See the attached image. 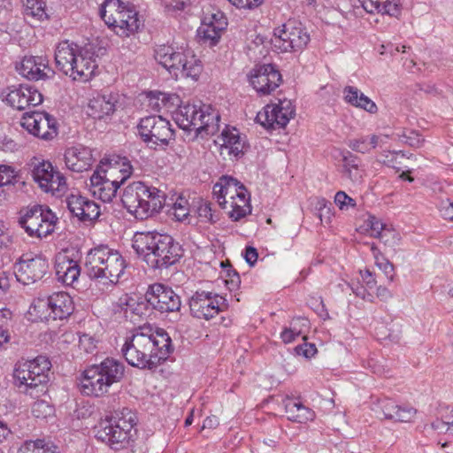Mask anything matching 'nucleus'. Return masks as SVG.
Returning a JSON list of instances; mask_svg holds the SVG:
<instances>
[{
	"label": "nucleus",
	"mask_w": 453,
	"mask_h": 453,
	"mask_svg": "<svg viewBox=\"0 0 453 453\" xmlns=\"http://www.w3.org/2000/svg\"><path fill=\"white\" fill-rule=\"evenodd\" d=\"M173 350L172 340L164 329L152 332L150 327H141L126 338L120 352L130 365L153 369L165 361Z\"/></svg>",
	"instance_id": "1"
},
{
	"label": "nucleus",
	"mask_w": 453,
	"mask_h": 453,
	"mask_svg": "<svg viewBox=\"0 0 453 453\" xmlns=\"http://www.w3.org/2000/svg\"><path fill=\"white\" fill-rule=\"evenodd\" d=\"M133 248L152 269L167 268L182 256L180 246L171 235L156 232L136 233Z\"/></svg>",
	"instance_id": "2"
},
{
	"label": "nucleus",
	"mask_w": 453,
	"mask_h": 453,
	"mask_svg": "<svg viewBox=\"0 0 453 453\" xmlns=\"http://www.w3.org/2000/svg\"><path fill=\"white\" fill-rule=\"evenodd\" d=\"M136 416L123 409L111 418L101 419L93 428L95 437L113 450L127 449L134 441Z\"/></svg>",
	"instance_id": "3"
},
{
	"label": "nucleus",
	"mask_w": 453,
	"mask_h": 453,
	"mask_svg": "<svg viewBox=\"0 0 453 453\" xmlns=\"http://www.w3.org/2000/svg\"><path fill=\"white\" fill-rule=\"evenodd\" d=\"M84 266L90 279L114 285L123 274L126 263L118 250L99 245L87 253Z\"/></svg>",
	"instance_id": "4"
},
{
	"label": "nucleus",
	"mask_w": 453,
	"mask_h": 453,
	"mask_svg": "<svg viewBox=\"0 0 453 453\" xmlns=\"http://www.w3.org/2000/svg\"><path fill=\"white\" fill-rule=\"evenodd\" d=\"M176 124L184 130H195L214 135L219 130L220 116L211 104L199 103L179 105L174 112Z\"/></svg>",
	"instance_id": "5"
},
{
	"label": "nucleus",
	"mask_w": 453,
	"mask_h": 453,
	"mask_svg": "<svg viewBox=\"0 0 453 453\" xmlns=\"http://www.w3.org/2000/svg\"><path fill=\"white\" fill-rule=\"evenodd\" d=\"M124 371L122 363L113 358H106L99 365L85 370L81 381V390L87 395H104L112 384L122 379Z\"/></svg>",
	"instance_id": "6"
},
{
	"label": "nucleus",
	"mask_w": 453,
	"mask_h": 453,
	"mask_svg": "<svg viewBox=\"0 0 453 453\" xmlns=\"http://www.w3.org/2000/svg\"><path fill=\"white\" fill-rule=\"evenodd\" d=\"M155 58L176 77L180 75L196 80L202 72L201 61L188 47L160 45L155 50Z\"/></svg>",
	"instance_id": "7"
},
{
	"label": "nucleus",
	"mask_w": 453,
	"mask_h": 453,
	"mask_svg": "<svg viewBox=\"0 0 453 453\" xmlns=\"http://www.w3.org/2000/svg\"><path fill=\"white\" fill-rule=\"evenodd\" d=\"M50 367L51 363L47 357L38 356L35 359L18 364L13 376L18 386H24L26 392H28L47 384Z\"/></svg>",
	"instance_id": "8"
},
{
	"label": "nucleus",
	"mask_w": 453,
	"mask_h": 453,
	"mask_svg": "<svg viewBox=\"0 0 453 453\" xmlns=\"http://www.w3.org/2000/svg\"><path fill=\"white\" fill-rule=\"evenodd\" d=\"M20 213L19 224L30 237L42 239L54 232L58 218L48 207L35 205Z\"/></svg>",
	"instance_id": "9"
},
{
	"label": "nucleus",
	"mask_w": 453,
	"mask_h": 453,
	"mask_svg": "<svg viewBox=\"0 0 453 453\" xmlns=\"http://www.w3.org/2000/svg\"><path fill=\"white\" fill-rule=\"evenodd\" d=\"M310 40V35L302 24L288 21L274 28L271 43L279 52H295L303 50Z\"/></svg>",
	"instance_id": "10"
},
{
	"label": "nucleus",
	"mask_w": 453,
	"mask_h": 453,
	"mask_svg": "<svg viewBox=\"0 0 453 453\" xmlns=\"http://www.w3.org/2000/svg\"><path fill=\"white\" fill-rule=\"evenodd\" d=\"M137 128L142 141L150 148L167 145L174 136L170 122L161 116L142 118Z\"/></svg>",
	"instance_id": "11"
},
{
	"label": "nucleus",
	"mask_w": 453,
	"mask_h": 453,
	"mask_svg": "<svg viewBox=\"0 0 453 453\" xmlns=\"http://www.w3.org/2000/svg\"><path fill=\"white\" fill-rule=\"evenodd\" d=\"M33 308L41 318L64 319L73 313L74 305L67 293L56 292L48 296L38 297Z\"/></svg>",
	"instance_id": "12"
},
{
	"label": "nucleus",
	"mask_w": 453,
	"mask_h": 453,
	"mask_svg": "<svg viewBox=\"0 0 453 453\" xmlns=\"http://www.w3.org/2000/svg\"><path fill=\"white\" fill-rule=\"evenodd\" d=\"M295 116V107L290 100H278L270 104L257 114L256 120L266 129H280L285 127Z\"/></svg>",
	"instance_id": "13"
},
{
	"label": "nucleus",
	"mask_w": 453,
	"mask_h": 453,
	"mask_svg": "<svg viewBox=\"0 0 453 453\" xmlns=\"http://www.w3.org/2000/svg\"><path fill=\"white\" fill-rule=\"evenodd\" d=\"M48 269L49 262L42 255L24 254L15 264L14 274L18 281L29 285L42 280Z\"/></svg>",
	"instance_id": "14"
},
{
	"label": "nucleus",
	"mask_w": 453,
	"mask_h": 453,
	"mask_svg": "<svg viewBox=\"0 0 453 453\" xmlns=\"http://www.w3.org/2000/svg\"><path fill=\"white\" fill-rule=\"evenodd\" d=\"M32 176L44 192L52 196H61L67 190L65 176L55 171L51 163L48 161L36 165L32 171Z\"/></svg>",
	"instance_id": "15"
},
{
	"label": "nucleus",
	"mask_w": 453,
	"mask_h": 453,
	"mask_svg": "<svg viewBox=\"0 0 453 453\" xmlns=\"http://www.w3.org/2000/svg\"><path fill=\"white\" fill-rule=\"evenodd\" d=\"M189 307L192 315L209 320L226 309V299L217 294L196 291L190 298Z\"/></svg>",
	"instance_id": "16"
},
{
	"label": "nucleus",
	"mask_w": 453,
	"mask_h": 453,
	"mask_svg": "<svg viewBox=\"0 0 453 453\" xmlns=\"http://www.w3.org/2000/svg\"><path fill=\"white\" fill-rule=\"evenodd\" d=\"M125 4L120 0H105L100 10L101 18L114 32L124 37H128L137 32V24L134 20L125 21L120 19V14Z\"/></svg>",
	"instance_id": "17"
},
{
	"label": "nucleus",
	"mask_w": 453,
	"mask_h": 453,
	"mask_svg": "<svg viewBox=\"0 0 453 453\" xmlns=\"http://www.w3.org/2000/svg\"><path fill=\"white\" fill-rule=\"evenodd\" d=\"M248 79L260 96L270 95L282 82L279 70L271 64L255 66L248 74Z\"/></svg>",
	"instance_id": "18"
},
{
	"label": "nucleus",
	"mask_w": 453,
	"mask_h": 453,
	"mask_svg": "<svg viewBox=\"0 0 453 453\" xmlns=\"http://www.w3.org/2000/svg\"><path fill=\"white\" fill-rule=\"evenodd\" d=\"M147 303L160 312H173L179 311L181 305L180 296L169 287L155 283L150 285L146 293Z\"/></svg>",
	"instance_id": "19"
},
{
	"label": "nucleus",
	"mask_w": 453,
	"mask_h": 453,
	"mask_svg": "<svg viewBox=\"0 0 453 453\" xmlns=\"http://www.w3.org/2000/svg\"><path fill=\"white\" fill-rule=\"evenodd\" d=\"M121 185L119 178H111L103 166H98L90 177V191L104 203L111 202Z\"/></svg>",
	"instance_id": "20"
},
{
	"label": "nucleus",
	"mask_w": 453,
	"mask_h": 453,
	"mask_svg": "<svg viewBox=\"0 0 453 453\" xmlns=\"http://www.w3.org/2000/svg\"><path fill=\"white\" fill-rule=\"evenodd\" d=\"M4 100L12 108L22 111L30 105H39L42 102V96L31 87L20 85L8 88Z\"/></svg>",
	"instance_id": "21"
},
{
	"label": "nucleus",
	"mask_w": 453,
	"mask_h": 453,
	"mask_svg": "<svg viewBox=\"0 0 453 453\" xmlns=\"http://www.w3.org/2000/svg\"><path fill=\"white\" fill-rule=\"evenodd\" d=\"M19 73L31 81H39L49 78L54 74L44 57L26 56L17 66Z\"/></svg>",
	"instance_id": "22"
},
{
	"label": "nucleus",
	"mask_w": 453,
	"mask_h": 453,
	"mask_svg": "<svg viewBox=\"0 0 453 453\" xmlns=\"http://www.w3.org/2000/svg\"><path fill=\"white\" fill-rule=\"evenodd\" d=\"M145 183L134 181L128 184L123 191L121 202L127 211L138 219H145L142 210V196L145 194Z\"/></svg>",
	"instance_id": "23"
},
{
	"label": "nucleus",
	"mask_w": 453,
	"mask_h": 453,
	"mask_svg": "<svg viewBox=\"0 0 453 453\" xmlns=\"http://www.w3.org/2000/svg\"><path fill=\"white\" fill-rule=\"evenodd\" d=\"M242 189L245 191L246 188L238 180L230 176H222L213 186V196L219 206L227 209L229 201L238 196Z\"/></svg>",
	"instance_id": "24"
},
{
	"label": "nucleus",
	"mask_w": 453,
	"mask_h": 453,
	"mask_svg": "<svg viewBox=\"0 0 453 453\" xmlns=\"http://www.w3.org/2000/svg\"><path fill=\"white\" fill-rule=\"evenodd\" d=\"M64 160L65 166L75 173L88 171L93 164L90 149L81 144L66 149Z\"/></svg>",
	"instance_id": "25"
},
{
	"label": "nucleus",
	"mask_w": 453,
	"mask_h": 453,
	"mask_svg": "<svg viewBox=\"0 0 453 453\" xmlns=\"http://www.w3.org/2000/svg\"><path fill=\"white\" fill-rule=\"evenodd\" d=\"M221 155L238 158L243 155L244 142L236 128L226 127L218 137Z\"/></svg>",
	"instance_id": "26"
},
{
	"label": "nucleus",
	"mask_w": 453,
	"mask_h": 453,
	"mask_svg": "<svg viewBox=\"0 0 453 453\" xmlns=\"http://www.w3.org/2000/svg\"><path fill=\"white\" fill-rule=\"evenodd\" d=\"M379 407L386 419L397 422H412L417 415V410L411 406H400L390 399L379 402Z\"/></svg>",
	"instance_id": "27"
},
{
	"label": "nucleus",
	"mask_w": 453,
	"mask_h": 453,
	"mask_svg": "<svg viewBox=\"0 0 453 453\" xmlns=\"http://www.w3.org/2000/svg\"><path fill=\"white\" fill-rule=\"evenodd\" d=\"M226 26V19L219 12L203 19L198 29V34L204 41H208L211 45H215L219 42Z\"/></svg>",
	"instance_id": "28"
},
{
	"label": "nucleus",
	"mask_w": 453,
	"mask_h": 453,
	"mask_svg": "<svg viewBox=\"0 0 453 453\" xmlns=\"http://www.w3.org/2000/svg\"><path fill=\"white\" fill-rule=\"evenodd\" d=\"M118 98L113 94L97 95L89 100V115L94 119H104L111 116L116 111Z\"/></svg>",
	"instance_id": "29"
},
{
	"label": "nucleus",
	"mask_w": 453,
	"mask_h": 453,
	"mask_svg": "<svg viewBox=\"0 0 453 453\" xmlns=\"http://www.w3.org/2000/svg\"><path fill=\"white\" fill-rule=\"evenodd\" d=\"M80 53L77 44L68 41L59 42L55 51V62L58 69L67 75L69 71L73 70L71 67L72 64Z\"/></svg>",
	"instance_id": "30"
},
{
	"label": "nucleus",
	"mask_w": 453,
	"mask_h": 453,
	"mask_svg": "<svg viewBox=\"0 0 453 453\" xmlns=\"http://www.w3.org/2000/svg\"><path fill=\"white\" fill-rule=\"evenodd\" d=\"M71 67L73 70L69 71L67 75L73 81L86 82L95 75L97 65L91 56L81 52Z\"/></svg>",
	"instance_id": "31"
},
{
	"label": "nucleus",
	"mask_w": 453,
	"mask_h": 453,
	"mask_svg": "<svg viewBox=\"0 0 453 453\" xmlns=\"http://www.w3.org/2000/svg\"><path fill=\"white\" fill-rule=\"evenodd\" d=\"M105 173H109L111 178H119L121 184L128 179L132 173L133 167L130 161L125 157L113 156L110 158H104L101 165Z\"/></svg>",
	"instance_id": "32"
},
{
	"label": "nucleus",
	"mask_w": 453,
	"mask_h": 453,
	"mask_svg": "<svg viewBox=\"0 0 453 453\" xmlns=\"http://www.w3.org/2000/svg\"><path fill=\"white\" fill-rule=\"evenodd\" d=\"M354 7H362L369 13H382L396 16L399 12L398 0H350Z\"/></svg>",
	"instance_id": "33"
},
{
	"label": "nucleus",
	"mask_w": 453,
	"mask_h": 453,
	"mask_svg": "<svg viewBox=\"0 0 453 453\" xmlns=\"http://www.w3.org/2000/svg\"><path fill=\"white\" fill-rule=\"evenodd\" d=\"M146 192L142 196V210L145 219L158 213L165 203V194L159 188L145 184Z\"/></svg>",
	"instance_id": "34"
},
{
	"label": "nucleus",
	"mask_w": 453,
	"mask_h": 453,
	"mask_svg": "<svg viewBox=\"0 0 453 453\" xmlns=\"http://www.w3.org/2000/svg\"><path fill=\"white\" fill-rule=\"evenodd\" d=\"M288 418L298 423H306L314 418V411L297 399L286 396L283 400Z\"/></svg>",
	"instance_id": "35"
},
{
	"label": "nucleus",
	"mask_w": 453,
	"mask_h": 453,
	"mask_svg": "<svg viewBox=\"0 0 453 453\" xmlns=\"http://www.w3.org/2000/svg\"><path fill=\"white\" fill-rule=\"evenodd\" d=\"M58 280L65 285H73L79 278L81 268L76 261L66 257H59L56 262Z\"/></svg>",
	"instance_id": "36"
},
{
	"label": "nucleus",
	"mask_w": 453,
	"mask_h": 453,
	"mask_svg": "<svg viewBox=\"0 0 453 453\" xmlns=\"http://www.w3.org/2000/svg\"><path fill=\"white\" fill-rule=\"evenodd\" d=\"M240 192L238 196L229 201L226 209L229 217L234 221L251 213L250 196L248 190L242 189Z\"/></svg>",
	"instance_id": "37"
},
{
	"label": "nucleus",
	"mask_w": 453,
	"mask_h": 453,
	"mask_svg": "<svg viewBox=\"0 0 453 453\" xmlns=\"http://www.w3.org/2000/svg\"><path fill=\"white\" fill-rule=\"evenodd\" d=\"M342 176L353 183H359L363 179V172L359 168V158L349 151L342 152Z\"/></svg>",
	"instance_id": "38"
},
{
	"label": "nucleus",
	"mask_w": 453,
	"mask_h": 453,
	"mask_svg": "<svg viewBox=\"0 0 453 453\" xmlns=\"http://www.w3.org/2000/svg\"><path fill=\"white\" fill-rule=\"evenodd\" d=\"M343 93L346 102L349 104L364 109L370 113L377 111L376 104L357 88L347 86Z\"/></svg>",
	"instance_id": "39"
},
{
	"label": "nucleus",
	"mask_w": 453,
	"mask_h": 453,
	"mask_svg": "<svg viewBox=\"0 0 453 453\" xmlns=\"http://www.w3.org/2000/svg\"><path fill=\"white\" fill-rule=\"evenodd\" d=\"M150 105L155 111H160L163 107L175 104L179 97L176 95H171L160 91H150L148 95Z\"/></svg>",
	"instance_id": "40"
},
{
	"label": "nucleus",
	"mask_w": 453,
	"mask_h": 453,
	"mask_svg": "<svg viewBox=\"0 0 453 453\" xmlns=\"http://www.w3.org/2000/svg\"><path fill=\"white\" fill-rule=\"evenodd\" d=\"M44 112L33 111L26 112L20 120V125L34 136H40V126L43 118Z\"/></svg>",
	"instance_id": "41"
},
{
	"label": "nucleus",
	"mask_w": 453,
	"mask_h": 453,
	"mask_svg": "<svg viewBox=\"0 0 453 453\" xmlns=\"http://www.w3.org/2000/svg\"><path fill=\"white\" fill-rule=\"evenodd\" d=\"M39 132V138L43 140H51L58 134L56 119L47 112H44L43 114Z\"/></svg>",
	"instance_id": "42"
},
{
	"label": "nucleus",
	"mask_w": 453,
	"mask_h": 453,
	"mask_svg": "<svg viewBox=\"0 0 453 453\" xmlns=\"http://www.w3.org/2000/svg\"><path fill=\"white\" fill-rule=\"evenodd\" d=\"M81 210L79 219L83 222L92 221L100 215L98 205L86 197L84 198V206H82Z\"/></svg>",
	"instance_id": "43"
},
{
	"label": "nucleus",
	"mask_w": 453,
	"mask_h": 453,
	"mask_svg": "<svg viewBox=\"0 0 453 453\" xmlns=\"http://www.w3.org/2000/svg\"><path fill=\"white\" fill-rule=\"evenodd\" d=\"M169 213L178 221L184 220L189 215L188 202L183 197L177 198Z\"/></svg>",
	"instance_id": "44"
},
{
	"label": "nucleus",
	"mask_w": 453,
	"mask_h": 453,
	"mask_svg": "<svg viewBox=\"0 0 453 453\" xmlns=\"http://www.w3.org/2000/svg\"><path fill=\"white\" fill-rule=\"evenodd\" d=\"M401 142L408 144L413 148H420L425 142V139L417 131L410 130L403 131V134H398Z\"/></svg>",
	"instance_id": "45"
},
{
	"label": "nucleus",
	"mask_w": 453,
	"mask_h": 453,
	"mask_svg": "<svg viewBox=\"0 0 453 453\" xmlns=\"http://www.w3.org/2000/svg\"><path fill=\"white\" fill-rule=\"evenodd\" d=\"M26 15L42 19L46 17L44 4L38 0H27Z\"/></svg>",
	"instance_id": "46"
},
{
	"label": "nucleus",
	"mask_w": 453,
	"mask_h": 453,
	"mask_svg": "<svg viewBox=\"0 0 453 453\" xmlns=\"http://www.w3.org/2000/svg\"><path fill=\"white\" fill-rule=\"evenodd\" d=\"M375 265L380 269L389 281H393L395 278V267L383 255H374Z\"/></svg>",
	"instance_id": "47"
},
{
	"label": "nucleus",
	"mask_w": 453,
	"mask_h": 453,
	"mask_svg": "<svg viewBox=\"0 0 453 453\" xmlns=\"http://www.w3.org/2000/svg\"><path fill=\"white\" fill-rule=\"evenodd\" d=\"M53 407L45 401H36L32 407V413L36 418H46L53 414Z\"/></svg>",
	"instance_id": "48"
},
{
	"label": "nucleus",
	"mask_w": 453,
	"mask_h": 453,
	"mask_svg": "<svg viewBox=\"0 0 453 453\" xmlns=\"http://www.w3.org/2000/svg\"><path fill=\"white\" fill-rule=\"evenodd\" d=\"M18 453H55L48 448H44L43 441L41 440L35 441H27Z\"/></svg>",
	"instance_id": "49"
},
{
	"label": "nucleus",
	"mask_w": 453,
	"mask_h": 453,
	"mask_svg": "<svg viewBox=\"0 0 453 453\" xmlns=\"http://www.w3.org/2000/svg\"><path fill=\"white\" fill-rule=\"evenodd\" d=\"M84 198L79 195H71L66 198V205L70 212L80 219V212L84 206Z\"/></svg>",
	"instance_id": "50"
},
{
	"label": "nucleus",
	"mask_w": 453,
	"mask_h": 453,
	"mask_svg": "<svg viewBox=\"0 0 453 453\" xmlns=\"http://www.w3.org/2000/svg\"><path fill=\"white\" fill-rule=\"evenodd\" d=\"M289 327L292 329V333L296 334L298 337L303 336V340L307 337L304 334L306 330L309 328V321L305 318H296L290 322Z\"/></svg>",
	"instance_id": "51"
},
{
	"label": "nucleus",
	"mask_w": 453,
	"mask_h": 453,
	"mask_svg": "<svg viewBox=\"0 0 453 453\" xmlns=\"http://www.w3.org/2000/svg\"><path fill=\"white\" fill-rule=\"evenodd\" d=\"M367 226L371 230V235L374 238H381L384 234V230L388 229L387 226L384 225L379 219L374 216H369L367 219Z\"/></svg>",
	"instance_id": "52"
},
{
	"label": "nucleus",
	"mask_w": 453,
	"mask_h": 453,
	"mask_svg": "<svg viewBox=\"0 0 453 453\" xmlns=\"http://www.w3.org/2000/svg\"><path fill=\"white\" fill-rule=\"evenodd\" d=\"M334 203L341 210L354 208L356 202L349 196L344 191H338L334 196Z\"/></svg>",
	"instance_id": "53"
},
{
	"label": "nucleus",
	"mask_w": 453,
	"mask_h": 453,
	"mask_svg": "<svg viewBox=\"0 0 453 453\" xmlns=\"http://www.w3.org/2000/svg\"><path fill=\"white\" fill-rule=\"evenodd\" d=\"M15 177V170L12 166L5 165H0V187L12 183Z\"/></svg>",
	"instance_id": "54"
},
{
	"label": "nucleus",
	"mask_w": 453,
	"mask_h": 453,
	"mask_svg": "<svg viewBox=\"0 0 453 453\" xmlns=\"http://www.w3.org/2000/svg\"><path fill=\"white\" fill-rule=\"evenodd\" d=\"M348 146L352 150L359 153L365 154L370 152V149L368 146V137H360L349 140L348 142Z\"/></svg>",
	"instance_id": "55"
},
{
	"label": "nucleus",
	"mask_w": 453,
	"mask_h": 453,
	"mask_svg": "<svg viewBox=\"0 0 453 453\" xmlns=\"http://www.w3.org/2000/svg\"><path fill=\"white\" fill-rule=\"evenodd\" d=\"M380 239L386 245L393 247L399 244L401 235L395 229L388 227V229L384 230Z\"/></svg>",
	"instance_id": "56"
},
{
	"label": "nucleus",
	"mask_w": 453,
	"mask_h": 453,
	"mask_svg": "<svg viewBox=\"0 0 453 453\" xmlns=\"http://www.w3.org/2000/svg\"><path fill=\"white\" fill-rule=\"evenodd\" d=\"M119 19H124L125 21H128V22H129V20L130 21L134 20V23L137 24V31L139 30L140 27L142 26V21L138 17V12L134 9H133L126 4L124 6L122 13L120 14Z\"/></svg>",
	"instance_id": "57"
},
{
	"label": "nucleus",
	"mask_w": 453,
	"mask_h": 453,
	"mask_svg": "<svg viewBox=\"0 0 453 453\" xmlns=\"http://www.w3.org/2000/svg\"><path fill=\"white\" fill-rule=\"evenodd\" d=\"M138 305V302L135 298L129 296L128 295H125L121 296L119 300V306L127 313L128 311L131 312H134Z\"/></svg>",
	"instance_id": "58"
},
{
	"label": "nucleus",
	"mask_w": 453,
	"mask_h": 453,
	"mask_svg": "<svg viewBox=\"0 0 453 453\" xmlns=\"http://www.w3.org/2000/svg\"><path fill=\"white\" fill-rule=\"evenodd\" d=\"M198 214L203 220L206 222H215L217 219H215L214 214L212 212L211 207L210 203H203L198 209Z\"/></svg>",
	"instance_id": "59"
},
{
	"label": "nucleus",
	"mask_w": 453,
	"mask_h": 453,
	"mask_svg": "<svg viewBox=\"0 0 453 453\" xmlns=\"http://www.w3.org/2000/svg\"><path fill=\"white\" fill-rule=\"evenodd\" d=\"M295 351L299 356H303L305 357H311L315 355L317 352V349L314 344L305 343L303 345H298L295 348Z\"/></svg>",
	"instance_id": "60"
},
{
	"label": "nucleus",
	"mask_w": 453,
	"mask_h": 453,
	"mask_svg": "<svg viewBox=\"0 0 453 453\" xmlns=\"http://www.w3.org/2000/svg\"><path fill=\"white\" fill-rule=\"evenodd\" d=\"M163 4L168 11H180L185 8L187 0H163Z\"/></svg>",
	"instance_id": "61"
},
{
	"label": "nucleus",
	"mask_w": 453,
	"mask_h": 453,
	"mask_svg": "<svg viewBox=\"0 0 453 453\" xmlns=\"http://www.w3.org/2000/svg\"><path fill=\"white\" fill-rule=\"evenodd\" d=\"M237 8L254 9L262 4L264 0H234Z\"/></svg>",
	"instance_id": "62"
},
{
	"label": "nucleus",
	"mask_w": 453,
	"mask_h": 453,
	"mask_svg": "<svg viewBox=\"0 0 453 453\" xmlns=\"http://www.w3.org/2000/svg\"><path fill=\"white\" fill-rule=\"evenodd\" d=\"M80 346L87 352H91L96 348L93 338L88 334H83L80 338Z\"/></svg>",
	"instance_id": "63"
},
{
	"label": "nucleus",
	"mask_w": 453,
	"mask_h": 453,
	"mask_svg": "<svg viewBox=\"0 0 453 453\" xmlns=\"http://www.w3.org/2000/svg\"><path fill=\"white\" fill-rule=\"evenodd\" d=\"M440 211L445 219L453 221V203L443 202L440 207Z\"/></svg>",
	"instance_id": "64"
}]
</instances>
